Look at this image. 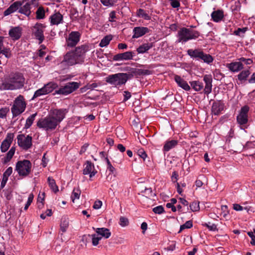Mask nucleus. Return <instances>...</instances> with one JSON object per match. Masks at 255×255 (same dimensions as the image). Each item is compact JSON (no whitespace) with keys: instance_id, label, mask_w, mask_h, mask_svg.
Masks as SVG:
<instances>
[{"instance_id":"4d7b16f0","label":"nucleus","mask_w":255,"mask_h":255,"mask_svg":"<svg viewBox=\"0 0 255 255\" xmlns=\"http://www.w3.org/2000/svg\"><path fill=\"white\" fill-rule=\"evenodd\" d=\"M239 62L242 63V62L245 63L246 65H251L253 63V61L252 59L248 58L246 59L244 57H241L239 59Z\"/></svg>"},{"instance_id":"3c124183","label":"nucleus","mask_w":255,"mask_h":255,"mask_svg":"<svg viewBox=\"0 0 255 255\" xmlns=\"http://www.w3.org/2000/svg\"><path fill=\"white\" fill-rule=\"evenodd\" d=\"M119 224L122 227L127 226L129 224L128 220L126 217H121Z\"/></svg>"},{"instance_id":"f704fd0d","label":"nucleus","mask_w":255,"mask_h":255,"mask_svg":"<svg viewBox=\"0 0 255 255\" xmlns=\"http://www.w3.org/2000/svg\"><path fill=\"white\" fill-rule=\"evenodd\" d=\"M47 181L50 189L54 192L56 193L59 191L58 187L57 186L55 180L52 177H49Z\"/></svg>"},{"instance_id":"13d9d810","label":"nucleus","mask_w":255,"mask_h":255,"mask_svg":"<svg viewBox=\"0 0 255 255\" xmlns=\"http://www.w3.org/2000/svg\"><path fill=\"white\" fill-rule=\"evenodd\" d=\"M170 4L173 8H178L180 5V2L178 0H169Z\"/></svg>"},{"instance_id":"de8ad7c7","label":"nucleus","mask_w":255,"mask_h":255,"mask_svg":"<svg viewBox=\"0 0 255 255\" xmlns=\"http://www.w3.org/2000/svg\"><path fill=\"white\" fill-rule=\"evenodd\" d=\"M92 245L96 246L99 244V241L102 239L101 237H99L97 234H93L91 236Z\"/></svg>"},{"instance_id":"a19ab883","label":"nucleus","mask_w":255,"mask_h":255,"mask_svg":"<svg viewBox=\"0 0 255 255\" xmlns=\"http://www.w3.org/2000/svg\"><path fill=\"white\" fill-rule=\"evenodd\" d=\"M15 151V148L12 147L7 153L6 156L4 158L3 163H6L9 162L13 157Z\"/></svg>"},{"instance_id":"a18cd8bd","label":"nucleus","mask_w":255,"mask_h":255,"mask_svg":"<svg viewBox=\"0 0 255 255\" xmlns=\"http://www.w3.org/2000/svg\"><path fill=\"white\" fill-rule=\"evenodd\" d=\"M46 93L43 88V87L40 89H39L38 90H36L34 95H33V96L32 98V100L36 98H37V97H39L41 96H42V95H46Z\"/></svg>"},{"instance_id":"0eeeda50","label":"nucleus","mask_w":255,"mask_h":255,"mask_svg":"<svg viewBox=\"0 0 255 255\" xmlns=\"http://www.w3.org/2000/svg\"><path fill=\"white\" fill-rule=\"evenodd\" d=\"M31 163L28 160L19 161L16 163L15 169L19 176H26L31 171Z\"/></svg>"},{"instance_id":"338daca9","label":"nucleus","mask_w":255,"mask_h":255,"mask_svg":"<svg viewBox=\"0 0 255 255\" xmlns=\"http://www.w3.org/2000/svg\"><path fill=\"white\" fill-rule=\"evenodd\" d=\"M12 172V168L11 167H9L3 173V175H6L7 177H9Z\"/></svg>"},{"instance_id":"b1692460","label":"nucleus","mask_w":255,"mask_h":255,"mask_svg":"<svg viewBox=\"0 0 255 255\" xmlns=\"http://www.w3.org/2000/svg\"><path fill=\"white\" fill-rule=\"evenodd\" d=\"M203 80L205 83V87L204 92L205 94L208 95L212 91V78L210 75H205L203 77Z\"/></svg>"},{"instance_id":"2f4dec72","label":"nucleus","mask_w":255,"mask_h":255,"mask_svg":"<svg viewBox=\"0 0 255 255\" xmlns=\"http://www.w3.org/2000/svg\"><path fill=\"white\" fill-rule=\"evenodd\" d=\"M153 47L152 43H144L139 46L136 49V51L138 54H143L146 52L148 50Z\"/></svg>"},{"instance_id":"ddd939ff","label":"nucleus","mask_w":255,"mask_h":255,"mask_svg":"<svg viewBox=\"0 0 255 255\" xmlns=\"http://www.w3.org/2000/svg\"><path fill=\"white\" fill-rule=\"evenodd\" d=\"M81 34L79 31H72L66 39V42L67 47H74L80 41Z\"/></svg>"},{"instance_id":"6e6552de","label":"nucleus","mask_w":255,"mask_h":255,"mask_svg":"<svg viewBox=\"0 0 255 255\" xmlns=\"http://www.w3.org/2000/svg\"><path fill=\"white\" fill-rule=\"evenodd\" d=\"M80 85V83L76 82H68L64 86L61 87L55 92L57 94L67 95L76 91L79 88Z\"/></svg>"},{"instance_id":"473e14b6","label":"nucleus","mask_w":255,"mask_h":255,"mask_svg":"<svg viewBox=\"0 0 255 255\" xmlns=\"http://www.w3.org/2000/svg\"><path fill=\"white\" fill-rule=\"evenodd\" d=\"M58 87V85L53 82H49L47 84L44 85L43 88L47 94L52 92L54 89Z\"/></svg>"},{"instance_id":"69168bd1","label":"nucleus","mask_w":255,"mask_h":255,"mask_svg":"<svg viewBox=\"0 0 255 255\" xmlns=\"http://www.w3.org/2000/svg\"><path fill=\"white\" fill-rule=\"evenodd\" d=\"M88 146H89V144H88V143L84 144L81 147V148L79 151L80 154H82L83 153H84L87 150V149Z\"/></svg>"},{"instance_id":"c9c22d12","label":"nucleus","mask_w":255,"mask_h":255,"mask_svg":"<svg viewBox=\"0 0 255 255\" xmlns=\"http://www.w3.org/2000/svg\"><path fill=\"white\" fill-rule=\"evenodd\" d=\"M251 73L249 70H243L238 75V79L240 81H245L249 76Z\"/></svg>"},{"instance_id":"603ef678","label":"nucleus","mask_w":255,"mask_h":255,"mask_svg":"<svg viewBox=\"0 0 255 255\" xmlns=\"http://www.w3.org/2000/svg\"><path fill=\"white\" fill-rule=\"evenodd\" d=\"M153 212L155 214H160L164 212V208L162 206H158L153 208Z\"/></svg>"},{"instance_id":"79ce46f5","label":"nucleus","mask_w":255,"mask_h":255,"mask_svg":"<svg viewBox=\"0 0 255 255\" xmlns=\"http://www.w3.org/2000/svg\"><path fill=\"white\" fill-rule=\"evenodd\" d=\"M45 10L42 6L38 8L36 11V18L37 19H43L45 17Z\"/></svg>"},{"instance_id":"864d4df0","label":"nucleus","mask_w":255,"mask_h":255,"mask_svg":"<svg viewBox=\"0 0 255 255\" xmlns=\"http://www.w3.org/2000/svg\"><path fill=\"white\" fill-rule=\"evenodd\" d=\"M137 153L139 156L143 159V161H145L147 154L145 151L142 148H140L137 150Z\"/></svg>"},{"instance_id":"9d476101","label":"nucleus","mask_w":255,"mask_h":255,"mask_svg":"<svg viewBox=\"0 0 255 255\" xmlns=\"http://www.w3.org/2000/svg\"><path fill=\"white\" fill-rule=\"evenodd\" d=\"M89 50L88 44H85L76 47L75 49L72 50V51L73 52L77 59L82 64L84 61L86 52L89 51Z\"/></svg>"},{"instance_id":"a878e982","label":"nucleus","mask_w":255,"mask_h":255,"mask_svg":"<svg viewBox=\"0 0 255 255\" xmlns=\"http://www.w3.org/2000/svg\"><path fill=\"white\" fill-rule=\"evenodd\" d=\"M22 4L21 1H16L11 4L8 8L4 11V15L7 16L10 14L19 10V7Z\"/></svg>"},{"instance_id":"49530a36","label":"nucleus","mask_w":255,"mask_h":255,"mask_svg":"<svg viewBox=\"0 0 255 255\" xmlns=\"http://www.w3.org/2000/svg\"><path fill=\"white\" fill-rule=\"evenodd\" d=\"M193 226L192 221L191 220L187 221L185 224L180 226V230L179 233H180L182 230L185 229H190Z\"/></svg>"},{"instance_id":"f03ea898","label":"nucleus","mask_w":255,"mask_h":255,"mask_svg":"<svg viewBox=\"0 0 255 255\" xmlns=\"http://www.w3.org/2000/svg\"><path fill=\"white\" fill-rule=\"evenodd\" d=\"M199 36V31L182 27L178 31V41L179 42L185 43L189 40L197 39Z\"/></svg>"},{"instance_id":"774afa93","label":"nucleus","mask_w":255,"mask_h":255,"mask_svg":"<svg viewBox=\"0 0 255 255\" xmlns=\"http://www.w3.org/2000/svg\"><path fill=\"white\" fill-rule=\"evenodd\" d=\"M248 82L250 84L255 83V72L252 74L250 78L248 80Z\"/></svg>"},{"instance_id":"37998d69","label":"nucleus","mask_w":255,"mask_h":255,"mask_svg":"<svg viewBox=\"0 0 255 255\" xmlns=\"http://www.w3.org/2000/svg\"><path fill=\"white\" fill-rule=\"evenodd\" d=\"M69 226V222L68 220L66 218H63L62 219L61 223L60 224V230L63 232L64 233L66 231L67 229Z\"/></svg>"},{"instance_id":"1a4fd4ad","label":"nucleus","mask_w":255,"mask_h":255,"mask_svg":"<svg viewBox=\"0 0 255 255\" xmlns=\"http://www.w3.org/2000/svg\"><path fill=\"white\" fill-rule=\"evenodd\" d=\"M21 5L19 7L18 12L29 16L31 12V5L37 6L38 0H23Z\"/></svg>"},{"instance_id":"09e8293b","label":"nucleus","mask_w":255,"mask_h":255,"mask_svg":"<svg viewBox=\"0 0 255 255\" xmlns=\"http://www.w3.org/2000/svg\"><path fill=\"white\" fill-rule=\"evenodd\" d=\"M190 209L192 212L198 211L200 210L199 202L194 201L190 204Z\"/></svg>"},{"instance_id":"f8f14e48","label":"nucleus","mask_w":255,"mask_h":255,"mask_svg":"<svg viewBox=\"0 0 255 255\" xmlns=\"http://www.w3.org/2000/svg\"><path fill=\"white\" fill-rule=\"evenodd\" d=\"M81 64L77 59L76 56L72 51L67 52L64 56L63 60L60 64L65 67L73 66L75 64Z\"/></svg>"},{"instance_id":"0e129e2a","label":"nucleus","mask_w":255,"mask_h":255,"mask_svg":"<svg viewBox=\"0 0 255 255\" xmlns=\"http://www.w3.org/2000/svg\"><path fill=\"white\" fill-rule=\"evenodd\" d=\"M116 13L115 11H112L110 13L109 21L111 22L115 21V19L116 17Z\"/></svg>"},{"instance_id":"7ed1b4c3","label":"nucleus","mask_w":255,"mask_h":255,"mask_svg":"<svg viewBox=\"0 0 255 255\" xmlns=\"http://www.w3.org/2000/svg\"><path fill=\"white\" fill-rule=\"evenodd\" d=\"M128 79L127 73H119L110 75L106 78V82L115 87L125 84Z\"/></svg>"},{"instance_id":"8fccbe9b","label":"nucleus","mask_w":255,"mask_h":255,"mask_svg":"<svg viewBox=\"0 0 255 255\" xmlns=\"http://www.w3.org/2000/svg\"><path fill=\"white\" fill-rule=\"evenodd\" d=\"M9 112V108L4 107L0 109V118H6L7 113Z\"/></svg>"},{"instance_id":"680f3d73","label":"nucleus","mask_w":255,"mask_h":255,"mask_svg":"<svg viewBox=\"0 0 255 255\" xmlns=\"http://www.w3.org/2000/svg\"><path fill=\"white\" fill-rule=\"evenodd\" d=\"M209 224L210 223H205L204 224V226L207 227L210 231H214L217 230V226L215 224H212V225H210Z\"/></svg>"},{"instance_id":"4468645a","label":"nucleus","mask_w":255,"mask_h":255,"mask_svg":"<svg viewBox=\"0 0 255 255\" xmlns=\"http://www.w3.org/2000/svg\"><path fill=\"white\" fill-rule=\"evenodd\" d=\"M68 110L66 109H53L50 110V116L59 124L65 117Z\"/></svg>"},{"instance_id":"cd10ccee","label":"nucleus","mask_w":255,"mask_h":255,"mask_svg":"<svg viewBox=\"0 0 255 255\" xmlns=\"http://www.w3.org/2000/svg\"><path fill=\"white\" fill-rule=\"evenodd\" d=\"M94 230H95L97 234L99 236L101 237L102 238H105V239L109 238L111 235V233L110 231V230L106 228H98L95 229V228H93Z\"/></svg>"},{"instance_id":"dca6fc26","label":"nucleus","mask_w":255,"mask_h":255,"mask_svg":"<svg viewBox=\"0 0 255 255\" xmlns=\"http://www.w3.org/2000/svg\"><path fill=\"white\" fill-rule=\"evenodd\" d=\"M14 134L13 133H8L6 134L5 138L2 141L0 145V150L2 152H6L10 147L13 139Z\"/></svg>"},{"instance_id":"c85d7f7f","label":"nucleus","mask_w":255,"mask_h":255,"mask_svg":"<svg viewBox=\"0 0 255 255\" xmlns=\"http://www.w3.org/2000/svg\"><path fill=\"white\" fill-rule=\"evenodd\" d=\"M0 55H1L0 56V58H2V56H4L5 59L10 57L11 55L10 49L4 47L1 37H0Z\"/></svg>"},{"instance_id":"9b49d317","label":"nucleus","mask_w":255,"mask_h":255,"mask_svg":"<svg viewBox=\"0 0 255 255\" xmlns=\"http://www.w3.org/2000/svg\"><path fill=\"white\" fill-rule=\"evenodd\" d=\"M17 139L18 145L22 149L27 150L32 146V137L29 135L18 134Z\"/></svg>"},{"instance_id":"72a5a7b5","label":"nucleus","mask_w":255,"mask_h":255,"mask_svg":"<svg viewBox=\"0 0 255 255\" xmlns=\"http://www.w3.org/2000/svg\"><path fill=\"white\" fill-rule=\"evenodd\" d=\"M190 84L192 88L195 91H200L203 88V84L199 81H193L190 82Z\"/></svg>"},{"instance_id":"052dcab7","label":"nucleus","mask_w":255,"mask_h":255,"mask_svg":"<svg viewBox=\"0 0 255 255\" xmlns=\"http://www.w3.org/2000/svg\"><path fill=\"white\" fill-rule=\"evenodd\" d=\"M178 173L176 171H174L172 172V176H171V180L174 183L177 182L178 178Z\"/></svg>"},{"instance_id":"ea45409f","label":"nucleus","mask_w":255,"mask_h":255,"mask_svg":"<svg viewBox=\"0 0 255 255\" xmlns=\"http://www.w3.org/2000/svg\"><path fill=\"white\" fill-rule=\"evenodd\" d=\"M37 115V113L33 114L29 116L26 120V123L24 125V128L26 129L29 128L32 125L35 118Z\"/></svg>"},{"instance_id":"4be33fe9","label":"nucleus","mask_w":255,"mask_h":255,"mask_svg":"<svg viewBox=\"0 0 255 255\" xmlns=\"http://www.w3.org/2000/svg\"><path fill=\"white\" fill-rule=\"evenodd\" d=\"M226 67L232 72H238L244 68L243 64L240 62H233L226 64Z\"/></svg>"},{"instance_id":"bf43d9fd","label":"nucleus","mask_w":255,"mask_h":255,"mask_svg":"<svg viewBox=\"0 0 255 255\" xmlns=\"http://www.w3.org/2000/svg\"><path fill=\"white\" fill-rule=\"evenodd\" d=\"M52 214V210L51 209H48L46 210L45 213H43L40 215V218L42 219H44L46 218V216L50 217Z\"/></svg>"},{"instance_id":"a211bd4d","label":"nucleus","mask_w":255,"mask_h":255,"mask_svg":"<svg viewBox=\"0 0 255 255\" xmlns=\"http://www.w3.org/2000/svg\"><path fill=\"white\" fill-rule=\"evenodd\" d=\"M97 171L95 169L94 163L91 161H87L85 164V167L83 170V173L84 175L89 174L90 178L94 176Z\"/></svg>"},{"instance_id":"c03bdc74","label":"nucleus","mask_w":255,"mask_h":255,"mask_svg":"<svg viewBox=\"0 0 255 255\" xmlns=\"http://www.w3.org/2000/svg\"><path fill=\"white\" fill-rule=\"evenodd\" d=\"M134 53L132 51H127L122 53L123 60H128L132 59Z\"/></svg>"},{"instance_id":"20e7f679","label":"nucleus","mask_w":255,"mask_h":255,"mask_svg":"<svg viewBox=\"0 0 255 255\" xmlns=\"http://www.w3.org/2000/svg\"><path fill=\"white\" fill-rule=\"evenodd\" d=\"M187 54L193 58L197 59V60H201L204 62L208 64H211L213 61V57L210 54H206L203 52V51L196 49L193 50L192 49L187 50Z\"/></svg>"},{"instance_id":"f3484780","label":"nucleus","mask_w":255,"mask_h":255,"mask_svg":"<svg viewBox=\"0 0 255 255\" xmlns=\"http://www.w3.org/2000/svg\"><path fill=\"white\" fill-rule=\"evenodd\" d=\"M45 27L42 24H36L34 26L35 31L33 32V34L35 38L39 40V43H41L44 39V36L43 35V28Z\"/></svg>"},{"instance_id":"393cba45","label":"nucleus","mask_w":255,"mask_h":255,"mask_svg":"<svg viewBox=\"0 0 255 255\" xmlns=\"http://www.w3.org/2000/svg\"><path fill=\"white\" fill-rule=\"evenodd\" d=\"M50 21L51 25H58L63 22V16L59 12H55L50 16Z\"/></svg>"},{"instance_id":"e2e57ef3","label":"nucleus","mask_w":255,"mask_h":255,"mask_svg":"<svg viewBox=\"0 0 255 255\" xmlns=\"http://www.w3.org/2000/svg\"><path fill=\"white\" fill-rule=\"evenodd\" d=\"M102 205V202L100 200L96 201L93 205V208L95 209H100Z\"/></svg>"},{"instance_id":"58836bf2","label":"nucleus","mask_w":255,"mask_h":255,"mask_svg":"<svg viewBox=\"0 0 255 255\" xmlns=\"http://www.w3.org/2000/svg\"><path fill=\"white\" fill-rule=\"evenodd\" d=\"M81 190L80 188H74L72 193L71 198L74 203L75 199H79L81 195Z\"/></svg>"},{"instance_id":"c756f323","label":"nucleus","mask_w":255,"mask_h":255,"mask_svg":"<svg viewBox=\"0 0 255 255\" xmlns=\"http://www.w3.org/2000/svg\"><path fill=\"white\" fill-rule=\"evenodd\" d=\"M130 73L132 76L148 75L151 73V71L149 70L138 68H132L130 70Z\"/></svg>"},{"instance_id":"e433bc0d","label":"nucleus","mask_w":255,"mask_h":255,"mask_svg":"<svg viewBox=\"0 0 255 255\" xmlns=\"http://www.w3.org/2000/svg\"><path fill=\"white\" fill-rule=\"evenodd\" d=\"M136 15L139 17L142 18L145 20H149L150 19V16L148 15V14L145 11V10L139 8L137 10Z\"/></svg>"},{"instance_id":"5701e85b","label":"nucleus","mask_w":255,"mask_h":255,"mask_svg":"<svg viewBox=\"0 0 255 255\" xmlns=\"http://www.w3.org/2000/svg\"><path fill=\"white\" fill-rule=\"evenodd\" d=\"M133 35H132L133 38H137L140 37L145 34L149 32V29L146 27H135L133 29Z\"/></svg>"},{"instance_id":"5fc2aeb1","label":"nucleus","mask_w":255,"mask_h":255,"mask_svg":"<svg viewBox=\"0 0 255 255\" xmlns=\"http://www.w3.org/2000/svg\"><path fill=\"white\" fill-rule=\"evenodd\" d=\"M33 197H34V196H33V194L31 193L29 195L27 203L25 204L24 208L25 210H26L28 208L29 206L30 205L31 203H32V202L33 201Z\"/></svg>"},{"instance_id":"412c9836","label":"nucleus","mask_w":255,"mask_h":255,"mask_svg":"<svg viewBox=\"0 0 255 255\" xmlns=\"http://www.w3.org/2000/svg\"><path fill=\"white\" fill-rule=\"evenodd\" d=\"M174 79L179 87L186 91H189L190 90L191 88L187 82L184 80V79L182 78L180 76L175 75L174 77Z\"/></svg>"},{"instance_id":"423d86ee","label":"nucleus","mask_w":255,"mask_h":255,"mask_svg":"<svg viewBox=\"0 0 255 255\" xmlns=\"http://www.w3.org/2000/svg\"><path fill=\"white\" fill-rule=\"evenodd\" d=\"M26 108V103L23 96L19 95L14 100L11 108L13 117H16L23 113Z\"/></svg>"},{"instance_id":"7c9ffc66","label":"nucleus","mask_w":255,"mask_h":255,"mask_svg":"<svg viewBox=\"0 0 255 255\" xmlns=\"http://www.w3.org/2000/svg\"><path fill=\"white\" fill-rule=\"evenodd\" d=\"M224 16V11L223 10L218 9L214 11L211 13V17L214 21L218 22L221 21Z\"/></svg>"},{"instance_id":"aec40b11","label":"nucleus","mask_w":255,"mask_h":255,"mask_svg":"<svg viewBox=\"0 0 255 255\" xmlns=\"http://www.w3.org/2000/svg\"><path fill=\"white\" fill-rule=\"evenodd\" d=\"M224 104L221 101L214 102L212 106V113L214 115H219L221 112L224 110Z\"/></svg>"},{"instance_id":"39448f33","label":"nucleus","mask_w":255,"mask_h":255,"mask_svg":"<svg viewBox=\"0 0 255 255\" xmlns=\"http://www.w3.org/2000/svg\"><path fill=\"white\" fill-rule=\"evenodd\" d=\"M58 125L56 121L54 120L50 115L43 119L39 120L37 123V126L38 128H43L46 131L54 130Z\"/></svg>"},{"instance_id":"6e6d98bb","label":"nucleus","mask_w":255,"mask_h":255,"mask_svg":"<svg viewBox=\"0 0 255 255\" xmlns=\"http://www.w3.org/2000/svg\"><path fill=\"white\" fill-rule=\"evenodd\" d=\"M100 1L104 5L106 6H112L115 3L113 0H100Z\"/></svg>"},{"instance_id":"bb28decb","label":"nucleus","mask_w":255,"mask_h":255,"mask_svg":"<svg viewBox=\"0 0 255 255\" xmlns=\"http://www.w3.org/2000/svg\"><path fill=\"white\" fill-rule=\"evenodd\" d=\"M178 143V141L177 140H167L164 143L162 150L164 153L167 152L170 150L175 147L177 145Z\"/></svg>"},{"instance_id":"4c0bfd02","label":"nucleus","mask_w":255,"mask_h":255,"mask_svg":"<svg viewBox=\"0 0 255 255\" xmlns=\"http://www.w3.org/2000/svg\"><path fill=\"white\" fill-rule=\"evenodd\" d=\"M113 37L111 35H109L105 36L101 41L99 46L101 47L107 46L112 40Z\"/></svg>"},{"instance_id":"f257e3e1","label":"nucleus","mask_w":255,"mask_h":255,"mask_svg":"<svg viewBox=\"0 0 255 255\" xmlns=\"http://www.w3.org/2000/svg\"><path fill=\"white\" fill-rule=\"evenodd\" d=\"M25 78L23 75L18 72H11L0 85V90H15L21 89L24 85Z\"/></svg>"},{"instance_id":"2eb2a0df","label":"nucleus","mask_w":255,"mask_h":255,"mask_svg":"<svg viewBox=\"0 0 255 255\" xmlns=\"http://www.w3.org/2000/svg\"><path fill=\"white\" fill-rule=\"evenodd\" d=\"M249 111V107L247 106H244L241 108L239 115L237 117V122L241 125H245L248 123V113Z\"/></svg>"},{"instance_id":"6ab92c4d","label":"nucleus","mask_w":255,"mask_h":255,"mask_svg":"<svg viewBox=\"0 0 255 255\" xmlns=\"http://www.w3.org/2000/svg\"><path fill=\"white\" fill-rule=\"evenodd\" d=\"M22 29L19 26L12 27L8 32V34L13 40H18L21 36Z\"/></svg>"}]
</instances>
